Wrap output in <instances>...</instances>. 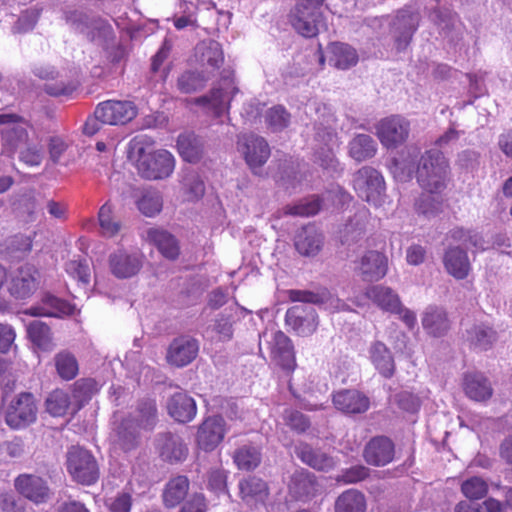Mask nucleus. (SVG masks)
I'll return each mask as SVG.
<instances>
[{
  "instance_id": "59",
  "label": "nucleus",
  "mask_w": 512,
  "mask_h": 512,
  "mask_svg": "<svg viewBox=\"0 0 512 512\" xmlns=\"http://www.w3.org/2000/svg\"><path fill=\"white\" fill-rule=\"evenodd\" d=\"M322 202L319 197L313 196L307 198L300 203L289 207L288 213L295 216H313L321 209Z\"/></svg>"
},
{
  "instance_id": "56",
  "label": "nucleus",
  "mask_w": 512,
  "mask_h": 512,
  "mask_svg": "<svg viewBox=\"0 0 512 512\" xmlns=\"http://www.w3.org/2000/svg\"><path fill=\"white\" fill-rule=\"evenodd\" d=\"M206 79L197 72L186 71L177 81V87L182 93H193L204 87Z\"/></svg>"
},
{
  "instance_id": "4",
  "label": "nucleus",
  "mask_w": 512,
  "mask_h": 512,
  "mask_svg": "<svg viewBox=\"0 0 512 512\" xmlns=\"http://www.w3.org/2000/svg\"><path fill=\"white\" fill-rule=\"evenodd\" d=\"M2 152L13 156L29 141L28 123L16 114H0Z\"/></svg>"
},
{
  "instance_id": "60",
  "label": "nucleus",
  "mask_w": 512,
  "mask_h": 512,
  "mask_svg": "<svg viewBox=\"0 0 512 512\" xmlns=\"http://www.w3.org/2000/svg\"><path fill=\"white\" fill-rule=\"evenodd\" d=\"M96 391V382L92 379H80L75 382L73 397L79 403V409L84 402H87Z\"/></svg>"
},
{
  "instance_id": "35",
  "label": "nucleus",
  "mask_w": 512,
  "mask_h": 512,
  "mask_svg": "<svg viewBox=\"0 0 512 512\" xmlns=\"http://www.w3.org/2000/svg\"><path fill=\"white\" fill-rule=\"evenodd\" d=\"M465 339L474 349L486 351L491 348L496 341L497 333L492 327L486 324H473L466 330Z\"/></svg>"
},
{
  "instance_id": "32",
  "label": "nucleus",
  "mask_w": 512,
  "mask_h": 512,
  "mask_svg": "<svg viewBox=\"0 0 512 512\" xmlns=\"http://www.w3.org/2000/svg\"><path fill=\"white\" fill-rule=\"evenodd\" d=\"M146 239L154 244L159 252L167 259L174 260L179 256V245L176 238L167 231L158 228H149Z\"/></svg>"
},
{
  "instance_id": "13",
  "label": "nucleus",
  "mask_w": 512,
  "mask_h": 512,
  "mask_svg": "<svg viewBox=\"0 0 512 512\" xmlns=\"http://www.w3.org/2000/svg\"><path fill=\"white\" fill-rule=\"evenodd\" d=\"M110 439L115 447L124 452L136 449L140 444L141 429L135 424V418L125 416L118 419L115 417Z\"/></svg>"
},
{
  "instance_id": "23",
  "label": "nucleus",
  "mask_w": 512,
  "mask_h": 512,
  "mask_svg": "<svg viewBox=\"0 0 512 512\" xmlns=\"http://www.w3.org/2000/svg\"><path fill=\"white\" fill-rule=\"evenodd\" d=\"M156 448L164 461L181 462L188 455V448L180 436L172 433H162L156 438Z\"/></svg>"
},
{
  "instance_id": "38",
  "label": "nucleus",
  "mask_w": 512,
  "mask_h": 512,
  "mask_svg": "<svg viewBox=\"0 0 512 512\" xmlns=\"http://www.w3.org/2000/svg\"><path fill=\"white\" fill-rule=\"evenodd\" d=\"M422 326L429 334L442 336L448 331L450 324L442 308L430 306L423 314Z\"/></svg>"
},
{
  "instance_id": "37",
  "label": "nucleus",
  "mask_w": 512,
  "mask_h": 512,
  "mask_svg": "<svg viewBox=\"0 0 512 512\" xmlns=\"http://www.w3.org/2000/svg\"><path fill=\"white\" fill-rule=\"evenodd\" d=\"M135 418V424L141 430H152L158 420L157 406L153 399H143L138 402L135 410L127 415Z\"/></svg>"
},
{
  "instance_id": "11",
  "label": "nucleus",
  "mask_w": 512,
  "mask_h": 512,
  "mask_svg": "<svg viewBox=\"0 0 512 512\" xmlns=\"http://www.w3.org/2000/svg\"><path fill=\"white\" fill-rule=\"evenodd\" d=\"M39 273L37 269L25 264L13 271L8 279V291L12 297L18 300L29 298L38 288Z\"/></svg>"
},
{
  "instance_id": "18",
  "label": "nucleus",
  "mask_w": 512,
  "mask_h": 512,
  "mask_svg": "<svg viewBox=\"0 0 512 512\" xmlns=\"http://www.w3.org/2000/svg\"><path fill=\"white\" fill-rule=\"evenodd\" d=\"M199 351L197 340L189 336L175 338L168 347L166 360L175 367H184L190 364Z\"/></svg>"
},
{
  "instance_id": "33",
  "label": "nucleus",
  "mask_w": 512,
  "mask_h": 512,
  "mask_svg": "<svg viewBox=\"0 0 512 512\" xmlns=\"http://www.w3.org/2000/svg\"><path fill=\"white\" fill-rule=\"evenodd\" d=\"M463 386L465 394L474 401H486L493 394L490 381L481 373L466 374Z\"/></svg>"
},
{
  "instance_id": "53",
  "label": "nucleus",
  "mask_w": 512,
  "mask_h": 512,
  "mask_svg": "<svg viewBox=\"0 0 512 512\" xmlns=\"http://www.w3.org/2000/svg\"><path fill=\"white\" fill-rule=\"evenodd\" d=\"M162 205V197L157 191H146L137 201L139 211L147 217H153L158 214L162 209Z\"/></svg>"
},
{
  "instance_id": "19",
  "label": "nucleus",
  "mask_w": 512,
  "mask_h": 512,
  "mask_svg": "<svg viewBox=\"0 0 512 512\" xmlns=\"http://www.w3.org/2000/svg\"><path fill=\"white\" fill-rule=\"evenodd\" d=\"M142 264V256L139 253L117 250L109 256L110 271L118 279L135 276L140 271Z\"/></svg>"
},
{
  "instance_id": "24",
  "label": "nucleus",
  "mask_w": 512,
  "mask_h": 512,
  "mask_svg": "<svg viewBox=\"0 0 512 512\" xmlns=\"http://www.w3.org/2000/svg\"><path fill=\"white\" fill-rule=\"evenodd\" d=\"M168 414L179 423L192 421L197 414L195 400L186 392H176L167 401Z\"/></svg>"
},
{
  "instance_id": "29",
  "label": "nucleus",
  "mask_w": 512,
  "mask_h": 512,
  "mask_svg": "<svg viewBox=\"0 0 512 512\" xmlns=\"http://www.w3.org/2000/svg\"><path fill=\"white\" fill-rule=\"evenodd\" d=\"M74 307L68 302L53 295H45L40 306L31 307L25 311L31 316L62 317L73 314Z\"/></svg>"
},
{
  "instance_id": "10",
  "label": "nucleus",
  "mask_w": 512,
  "mask_h": 512,
  "mask_svg": "<svg viewBox=\"0 0 512 512\" xmlns=\"http://www.w3.org/2000/svg\"><path fill=\"white\" fill-rule=\"evenodd\" d=\"M230 75V71H223V87L214 88L211 90L209 95L196 98L195 103L208 108L216 116L222 115L226 110H228L229 102L233 95L239 91Z\"/></svg>"
},
{
  "instance_id": "48",
  "label": "nucleus",
  "mask_w": 512,
  "mask_h": 512,
  "mask_svg": "<svg viewBox=\"0 0 512 512\" xmlns=\"http://www.w3.org/2000/svg\"><path fill=\"white\" fill-rule=\"evenodd\" d=\"M54 361L57 373L63 380H72L77 376L78 362L72 353L61 351L55 355Z\"/></svg>"
},
{
  "instance_id": "40",
  "label": "nucleus",
  "mask_w": 512,
  "mask_h": 512,
  "mask_svg": "<svg viewBox=\"0 0 512 512\" xmlns=\"http://www.w3.org/2000/svg\"><path fill=\"white\" fill-rule=\"evenodd\" d=\"M196 53L203 66L218 69L224 62V54L221 45L215 40H206L196 46Z\"/></svg>"
},
{
  "instance_id": "52",
  "label": "nucleus",
  "mask_w": 512,
  "mask_h": 512,
  "mask_svg": "<svg viewBox=\"0 0 512 512\" xmlns=\"http://www.w3.org/2000/svg\"><path fill=\"white\" fill-rule=\"evenodd\" d=\"M434 193H422L415 201L414 209L418 215L426 218L436 216L442 207V201L439 197L434 196Z\"/></svg>"
},
{
  "instance_id": "54",
  "label": "nucleus",
  "mask_w": 512,
  "mask_h": 512,
  "mask_svg": "<svg viewBox=\"0 0 512 512\" xmlns=\"http://www.w3.org/2000/svg\"><path fill=\"white\" fill-rule=\"evenodd\" d=\"M17 153L19 154V160L30 167L39 166L44 156L42 145L30 140Z\"/></svg>"
},
{
  "instance_id": "49",
  "label": "nucleus",
  "mask_w": 512,
  "mask_h": 512,
  "mask_svg": "<svg viewBox=\"0 0 512 512\" xmlns=\"http://www.w3.org/2000/svg\"><path fill=\"white\" fill-rule=\"evenodd\" d=\"M449 237L466 247H473L476 250H485L489 246L485 245V241L482 236L474 230L464 229L462 227H456L449 232Z\"/></svg>"
},
{
  "instance_id": "47",
  "label": "nucleus",
  "mask_w": 512,
  "mask_h": 512,
  "mask_svg": "<svg viewBox=\"0 0 512 512\" xmlns=\"http://www.w3.org/2000/svg\"><path fill=\"white\" fill-rule=\"evenodd\" d=\"M100 232L104 237H114L121 230V222L113 214V206L110 202L104 203L98 212Z\"/></svg>"
},
{
  "instance_id": "45",
  "label": "nucleus",
  "mask_w": 512,
  "mask_h": 512,
  "mask_svg": "<svg viewBox=\"0 0 512 512\" xmlns=\"http://www.w3.org/2000/svg\"><path fill=\"white\" fill-rule=\"evenodd\" d=\"M177 147L180 155L187 162H197L203 154V141L194 134L180 135Z\"/></svg>"
},
{
  "instance_id": "64",
  "label": "nucleus",
  "mask_w": 512,
  "mask_h": 512,
  "mask_svg": "<svg viewBox=\"0 0 512 512\" xmlns=\"http://www.w3.org/2000/svg\"><path fill=\"white\" fill-rule=\"evenodd\" d=\"M398 406L407 412L414 413L420 408L419 398L411 392L403 391L396 395Z\"/></svg>"
},
{
  "instance_id": "44",
  "label": "nucleus",
  "mask_w": 512,
  "mask_h": 512,
  "mask_svg": "<svg viewBox=\"0 0 512 512\" xmlns=\"http://www.w3.org/2000/svg\"><path fill=\"white\" fill-rule=\"evenodd\" d=\"M376 151V143L370 135L358 134L349 142V155L357 162L373 157Z\"/></svg>"
},
{
  "instance_id": "57",
  "label": "nucleus",
  "mask_w": 512,
  "mask_h": 512,
  "mask_svg": "<svg viewBox=\"0 0 512 512\" xmlns=\"http://www.w3.org/2000/svg\"><path fill=\"white\" fill-rule=\"evenodd\" d=\"M461 490L467 498L477 500L486 496L488 484L482 478L474 476L462 483Z\"/></svg>"
},
{
  "instance_id": "21",
  "label": "nucleus",
  "mask_w": 512,
  "mask_h": 512,
  "mask_svg": "<svg viewBox=\"0 0 512 512\" xmlns=\"http://www.w3.org/2000/svg\"><path fill=\"white\" fill-rule=\"evenodd\" d=\"M395 448L393 442L385 437L372 438L365 446L363 457L373 466H385L394 459Z\"/></svg>"
},
{
  "instance_id": "1",
  "label": "nucleus",
  "mask_w": 512,
  "mask_h": 512,
  "mask_svg": "<svg viewBox=\"0 0 512 512\" xmlns=\"http://www.w3.org/2000/svg\"><path fill=\"white\" fill-rule=\"evenodd\" d=\"M293 301L302 302L290 307L285 315V321L299 336H310L318 328V315L314 307L309 304L326 305L335 310L344 309L346 304L334 297L327 290L311 292L305 290L291 291Z\"/></svg>"
},
{
  "instance_id": "14",
  "label": "nucleus",
  "mask_w": 512,
  "mask_h": 512,
  "mask_svg": "<svg viewBox=\"0 0 512 512\" xmlns=\"http://www.w3.org/2000/svg\"><path fill=\"white\" fill-rule=\"evenodd\" d=\"M138 110L132 101L107 100L97 105V115L108 125H125L137 116Z\"/></svg>"
},
{
  "instance_id": "28",
  "label": "nucleus",
  "mask_w": 512,
  "mask_h": 512,
  "mask_svg": "<svg viewBox=\"0 0 512 512\" xmlns=\"http://www.w3.org/2000/svg\"><path fill=\"white\" fill-rule=\"evenodd\" d=\"M294 245L299 254L312 257L320 252L323 236L314 226L308 225L297 232Z\"/></svg>"
},
{
  "instance_id": "22",
  "label": "nucleus",
  "mask_w": 512,
  "mask_h": 512,
  "mask_svg": "<svg viewBox=\"0 0 512 512\" xmlns=\"http://www.w3.org/2000/svg\"><path fill=\"white\" fill-rule=\"evenodd\" d=\"M270 353L272 359L283 369H294L295 355L291 340L282 332L275 331L269 341Z\"/></svg>"
},
{
  "instance_id": "12",
  "label": "nucleus",
  "mask_w": 512,
  "mask_h": 512,
  "mask_svg": "<svg viewBox=\"0 0 512 512\" xmlns=\"http://www.w3.org/2000/svg\"><path fill=\"white\" fill-rule=\"evenodd\" d=\"M354 272L365 282H377L388 272V259L379 251H366L355 261Z\"/></svg>"
},
{
  "instance_id": "58",
  "label": "nucleus",
  "mask_w": 512,
  "mask_h": 512,
  "mask_svg": "<svg viewBox=\"0 0 512 512\" xmlns=\"http://www.w3.org/2000/svg\"><path fill=\"white\" fill-rule=\"evenodd\" d=\"M66 272L82 285L86 286L90 282V267L86 260H70L65 266Z\"/></svg>"
},
{
  "instance_id": "39",
  "label": "nucleus",
  "mask_w": 512,
  "mask_h": 512,
  "mask_svg": "<svg viewBox=\"0 0 512 512\" xmlns=\"http://www.w3.org/2000/svg\"><path fill=\"white\" fill-rule=\"evenodd\" d=\"M239 490L241 498L247 503L264 502L269 494L267 484L255 476L240 481Z\"/></svg>"
},
{
  "instance_id": "20",
  "label": "nucleus",
  "mask_w": 512,
  "mask_h": 512,
  "mask_svg": "<svg viewBox=\"0 0 512 512\" xmlns=\"http://www.w3.org/2000/svg\"><path fill=\"white\" fill-rule=\"evenodd\" d=\"M333 404L345 414H361L369 409L370 400L358 390L343 389L333 395Z\"/></svg>"
},
{
  "instance_id": "30",
  "label": "nucleus",
  "mask_w": 512,
  "mask_h": 512,
  "mask_svg": "<svg viewBox=\"0 0 512 512\" xmlns=\"http://www.w3.org/2000/svg\"><path fill=\"white\" fill-rule=\"evenodd\" d=\"M366 296L382 311L392 313L400 309V297L391 287L374 285L367 289Z\"/></svg>"
},
{
  "instance_id": "41",
  "label": "nucleus",
  "mask_w": 512,
  "mask_h": 512,
  "mask_svg": "<svg viewBox=\"0 0 512 512\" xmlns=\"http://www.w3.org/2000/svg\"><path fill=\"white\" fill-rule=\"evenodd\" d=\"M27 334L30 341L39 350L50 352L54 349L55 343L53 342L51 329L46 323L33 320L27 325Z\"/></svg>"
},
{
  "instance_id": "27",
  "label": "nucleus",
  "mask_w": 512,
  "mask_h": 512,
  "mask_svg": "<svg viewBox=\"0 0 512 512\" xmlns=\"http://www.w3.org/2000/svg\"><path fill=\"white\" fill-rule=\"evenodd\" d=\"M368 356L374 368L384 378H391L396 370L390 349L381 341H374L368 348Z\"/></svg>"
},
{
  "instance_id": "15",
  "label": "nucleus",
  "mask_w": 512,
  "mask_h": 512,
  "mask_svg": "<svg viewBox=\"0 0 512 512\" xmlns=\"http://www.w3.org/2000/svg\"><path fill=\"white\" fill-rule=\"evenodd\" d=\"M226 432V422L222 416H209L198 427L197 445L202 450L212 451L223 441Z\"/></svg>"
},
{
  "instance_id": "16",
  "label": "nucleus",
  "mask_w": 512,
  "mask_h": 512,
  "mask_svg": "<svg viewBox=\"0 0 512 512\" xmlns=\"http://www.w3.org/2000/svg\"><path fill=\"white\" fill-rule=\"evenodd\" d=\"M419 23V15L411 10H400L392 22V33L398 51L409 45Z\"/></svg>"
},
{
  "instance_id": "50",
  "label": "nucleus",
  "mask_w": 512,
  "mask_h": 512,
  "mask_svg": "<svg viewBox=\"0 0 512 512\" xmlns=\"http://www.w3.org/2000/svg\"><path fill=\"white\" fill-rule=\"evenodd\" d=\"M233 459L239 469L249 471L258 467L261 453L256 447L245 445L235 451Z\"/></svg>"
},
{
  "instance_id": "9",
  "label": "nucleus",
  "mask_w": 512,
  "mask_h": 512,
  "mask_svg": "<svg viewBox=\"0 0 512 512\" xmlns=\"http://www.w3.org/2000/svg\"><path fill=\"white\" fill-rule=\"evenodd\" d=\"M409 133L410 122L399 115L383 118L376 126V134L381 144L389 149L403 144Z\"/></svg>"
},
{
  "instance_id": "46",
  "label": "nucleus",
  "mask_w": 512,
  "mask_h": 512,
  "mask_svg": "<svg viewBox=\"0 0 512 512\" xmlns=\"http://www.w3.org/2000/svg\"><path fill=\"white\" fill-rule=\"evenodd\" d=\"M291 23L294 29L304 37H313L318 33L316 12L294 9L291 13Z\"/></svg>"
},
{
  "instance_id": "51",
  "label": "nucleus",
  "mask_w": 512,
  "mask_h": 512,
  "mask_svg": "<svg viewBox=\"0 0 512 512\" xmlns=\"http://www.w3.org/2000/svg\"><path fill=\"white\" fill-rule=\"evenodd\" d=\"M70 396L64 390L56 389L52 391L46 401V410L54 417L64 416L70 407Z\"/></svg>"
},
{
  "instance_id": "17",
  "label": "nucleus",
  "mask_w": 512,
  "mask_h": 512,
  "mask_svg": "<svg viewBox=\"0 0 512 512\" xmlns=\"http://www.w3.org/2000/svg\"><path fill=\"white\" fill-rule=\"evenodd\" d=\"M326 59L334 68L348 70L358 63L359 57L356 49L349 44L334 42L327 47L326 55L319 49V64L323 65Z\"/></svg>"
},
{
  "instance_id": "7",
  "label": "nucleus",
  "mask_w": 512,
  "mask_h": 512,
  "mask_svg": "<svg viewBox=\"0 0 512 512\" xmlns=\"http://www.w3.org/2000/svg\"><path fill=\"white\" fill-rule=\"evenodd\" d=\"M384 186L382 175L369 166L362 167L353 176V187L357 195L375 206L381 203Z\"/></svg>"
},
{
  "instance_id": "2",
  "label": "nucleus",
  "mask_w": 512,
  "mask_h": 512,
  "mask_svg": "<svg viewBox=\"0 0 512 512\" xmlns=\"http://www.w3.org/2000/svg\"><path fill=\"white\" fill-rule=\"evenodd\" d=\"M128 157L135 162L138 173L148 180L168 178L175 168L173 155L164 149L154 150L152 143L144 136L130 141Z\"/></svg>"
},
{
  "instance_id": "5",
  "label": "nucleus",
  "mask_w": 512,
  "mask_h": 512,
  "mask_svg": "<svg viewBox=\"0 0 512 512\" xmlns=\"http://www.w3.org/2000/svg\"><path fill=\"white\" fill-rule=\"evenodd\" d=\"M67 470L73 480L92 485L99 478V467L92 453L81 447H72L67 453Z\"/></svg>"
},
{
  "instance_id": "61",
  "label": "nucleus",
  "mask_w": 512,
  "mask_h": 512,
  "mask_svg": "<svg viewBox=\"0 0 512 512\" xmlns=\"http://www.w3.org/2000/svg\"><path fill=\"white\" fill-rule=\"evenodd\" d=\"M369 476V468L363 465H355L347 469H343L335 478L337 482L344 484H353L366 479Z\"/></svg>"
},
{
  "instance_id": "36",
  "label": "nucleus",
  "mask_w": 512,
  "mask_h": 512,
  "mask_svg": "<svg viewBox=\"0 0 512 512\" xmlns=\"http://www.w3.org/2000/svg\"><path fill=\"white\" fill-rule=\"evenodd\" d=\"M289 490L297 499L315 495L318 491L315 475L306 470L296 471L291 477Z\"/></svg>"
},
{
  "instance_id": "26",
  "label": "nucleus",
  "mask_w": 512,
  "mask_h": 512,
  "mask_svg": "<svg viewBox=\"0 0 512 512\" xmlns=\"http://www.w3.org/2000/svg\"><path fill=\"white\" fill-rule=\"evenodd\" d=\"M16 490L34 503H43L48 499L49 489L45 481L34 475L23 474L15 479Z\"/></svg>"
},
{
  "instance_id": "63",
  "label": "nucleus",
  "mask_w": 512,
  "mask_h": 512,
  "mask_svg": "<svg viewBox=\"0 0 512 512\" xmlns=\"http://www.w3.org/2000/svg\"><path fill=\"white\" fill-rule=\"evenodd\" d=\"M39 19L37 9H29L21 14L18 21L13 26L14 33H25L32 30Z\"/></svg>"
},
{
  "instance_id": "31",
  "label": "nucleus",
  "mask_w": 512,
  "mask_h": 512,
  "mask_svg": "<svg viewBox=\"0 0 512 512\" xmlns=\"http://www.w3.org/2000/svg\"><path fill=\"white\" fill-rule=\"evenodd\" d=\"M296 455L303 463L319 471H329L336 465L333 457L325 452L314 449L308 444H301L296 448Z\"/></svg>"
},
{
  "instance_id": "55",
  "label": "nucleus",
  "mask_w": 512,
  "mask_h": 512,
  "mask_svg": "<svg viewBox=\"0 0 512 512\" xmlns=\"http://www.w3.org/2000/svg\"><path fill=\"white\" fill-rule=\"evenodd\" d=\"M266 123L272 131H281L290 123V114L283 106H274L266 112Z\"/></svg>"
},
{
  "instance_id": "8",
  "label": "nucleus",
  "mask_w": 512,
  "mask_h": 512,
  "mask_svg": "<svg viewBox=\"0 0 512 512\" xmlns=\"http://www.w3.org/2000/svg\"><path fill=\"white\" fill-rule=\"evenodd\" d=\"M237 144L249 168L254 174H258V170L270 157L271 151L267 141L261 136L245 134L238 138Z\"/></svg>"
},
{
  "instance_id": "42",
  "label": "nucleus",
  "mask_w": 512,
  "mask_h": 512,
  "mask_svg": "<svg viewBox=\"0 0 512 512\" xmlns=\"http://www.w3.org/2000/svg\"><path fill=\"white\" fill-rule=\"evenodd\" d=\"M189 491V480L186 476L172 478L165 487L163 501L166 507L173 508L180 504Z\"/></svg>"
},
{
  "instance_id": "62",
  "label": "nucleus",
  "mask_w": 512,
  "mask_h": 512,
  "mask_svg": "<svg viewBox=\"0 0 512 512\" xmlns=\"http://www.w3.org/2000/svg\"><path fill=\"white\" fill-rule=\"evenodd\" d=\"M284 421L291 429L299 433L306 431L310 426V422L304 414L292 409L285 410Z\"/></svg>"
},
{
  "instance_id": "43",
  "label": "nucleus",
  "mask_w": 512,
  "mask_h": 512,
  "mask_svg": "<svg viewBox=\"0 0 512 512\" xmlns=\"http://www.w3.org/2000/svg\"><path fill=\"white\" fill-rule=\"evenodd\" d=\"M366 506V498L362 492L348 489L336 499L335 512H365Z\"/></svg>"
},
{
  "instance_id": "3",
  "label": "nucleus",
  "mask_w": 512,
  "mask_h": 512,
  "mask_svg": "<svg viewBox=\"0 0 512 512\" xmlns=\"http://www.w3.org/2000/svg\"><path fill=\"white\" fill-rule=\"evenodd\" d=\"M449 164L438 149L427 150L421 157L416 169L419 185L430 193H440L446 187Z\"/></svg>"
},
{
  "instance_id": "6",
  "label": "nucleus",
  "mask_w": 512,
  "mask_h": 512,
  "mask_svg": "<svg viewBox=\"0 0 512 512\" xmlns=\"http://www.w3.org/2000/svg\"><path fill=\"white\" fill-rule=\"evenodd\" d=\"M5 422L12 429H22L37 418V406L31 393H21L13 398L4 411Z\"/></svg>"
},
{
  "instance_id": "34",
  "label": "nucleus",
  "mask_w": 512,
  "mask_h": 512,
  "mask_svg": "<svg viewBox=\"0 0 512 512\" xmlns=\"http://www.w3.org/2000/svg\"><path fill=\"white\" fill-rule=\"evenodd\" d=\"M316 138H321L324 142V147H320L315 152L316 160L324 169L337 170L339 163L333 153V145L336 142L334 131L326 128L323 131L319 129L316 133Z\"/></svg>"
},
{
  "instance_id": "25",
  "label": "nucleus",
  "mask_w": 512,
  "mask_h": 512,
  "mask_svg": "<svg viewBox=\"0 0 512 512\" xmlns=\"http://www.w3.org/2000/svg\"><path fill=\"white\" fill-rule=\"evenodd\" d=\"M443 264L447 273L457 280L465 279L471 271L468 254L459 246H450L446 249Z\"/></svg>"
}]
</instances>
